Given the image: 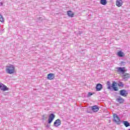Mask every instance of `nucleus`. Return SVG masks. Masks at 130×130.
<instances>
[{
    "mask_svg": "<svg viewBox=\"0 0 130 130\" xmlns=\"http://www.w3.org/2000/svg\"><path fill=\"white\" fill-rule=\"evenodd\" d=\"M6 72L9 75H13L15 73V66L12 64H9L6 67Z\"/></svg>",
    "mask_w": 130,
    "mask_h": 130,
    "instance_id": "f257e3e1",
    "label": "nucleus"
},
{
    "mask_svg": "<svg viewBox=\"0 0 130 130\" xmlns=\"http://www.w3.org/2000/svg\"><path fill=\"white\" fill-rule=\"evenodd\" d=\"M48 80H53L54 79V74L50 73L47 75Z\"/></svg>",
    "mask_w": 130,
    "mask_h": 130,
    "instance_id": "9b49d317",
    "label": "nucleus"
},
{
    "mask_svg": "<svg viewBox=\"0 0 130 130\" xmlns=\"http://www.w3.org/2000/svg\"><path fill=\"white\" fill-rule=\"evenodd\" d=\"M123 123L124 125H125L126 127H128V126H129V123H128V122L126 121H124Z\"/></svg>",
    "mask_w": 130,
    "mask_h": 130,
    "instance_id": "dca6fc26",
    "label": "nucleus"
},
{
    "mask_svg": "<svg viewBox=\"0 0 130 130\" xmlns=\"http://www.w3.org/2000/svg\"><path fill=\"white\" fill-rule=\"evenodd\" d=\"M120 94L121 96H123V97H126L127 96V91L124 89H122L120 91Z\"/></svg>",
    "mask_w": 130,
    "mask_h": 130,
    "instance_id": "39448f33",
    "label": "nucleus"
},
{
    "mask_svg": "<svg viewBox=\"0 0 130 130\" xmlns=\"http://www.w3.org/2000/svg\"><path fill=\"white\" fill-rule=\"evenodd\" d=\"M117 54L119 57H124V56H125L124 53L122 52L121 51L118 52Z\"/></svg>",
    "mask_w": 130,
    "mask_h": 130,
    "instance_id": "4468645a",
    "label": "nucleus"
},
{
    "mask_svg": "<svg viewBox=\"0 0 130 130\" xmlns=\"http://www.w3.org/2000/svg\"><path fill=\"white\" fill-rule=\"evenodd\" d=\"M0 22L2 23L4 22V17H3V15H1L0 14Z\"/></svg>",
    "mask_w": 130,
    "mask_h": 130,
    "instance_id": "6ab92c4d",
    "label": "nucleus"
},
{
    "mask_svg": "<svg viewBox=\"0 0 130 130\" xmlns=\"http://www.w3.org/2000/svg\"><path fill=\"white\" fill-rule=\"evenodd\" d=\"M118 87H121V88H123V86H124V85L123 84V83L121 82H119L118 83Z\"/></svg>",
    "mask_w": 130,
    "mask_h": 130,
    "instance_id": "a211bd4d",
    "label": "nucleus"
},
{
    "mask_svg": "<svg viewBox=\"0 0 130 130\" xmlns=\"http://www.w3.org/2000/svg\"><path fill=\"white\" fill-rule=\"evenodd\" d=\"M116 86H117V83H116V82H113L112 84V87L113 90L115 91H118V88L116 87Z\"/></svg>",
    "mask_w": 130,
    "mask_h": 130,
    "instance_id": "1a4fd4ad",
    "label": "nucleus"
},
{
    "mask_svg": "<svg viewBox=\"0 0 130 130\" xmlns=\"http://www.w3.org/2000/svg\"><path fill=\"white\" fill-rule=\"evenodd\" d=\"M125 76H128V74H125Z\"/></svg>",
    "mask_w": 130,
    "mask_h": 130,
    "instance_id": "5701e85b",
    "label": "nucleus"
},
{
    "mask_svg": "<svg viewBox=\"0 0 130 130\" xmlns=\"http://www.w3.org/2000/svg\"><path fill=\"white\" fill-rule=\"evenodd\" d=\"M113 118H114V120L115 122L117 123H119L120 122V119H119V117L117 116L116 114H113Z\"/></svg>",
    "mask_w": 130,
    "mask_h": 130,
    "instance_id": "7ed1b4c3",
    "label": "nucleus"
},
{
    "mask_svg": "<svg viewBox=\"0 0 130 130\" xmlns=\"http://www.w3.org/2000/svg\"><path fill=\"white\" fill-rule=\"evenodd\" d=\"M0 6H3V3L0 2Z\"/></svg>",
    "mask_w": 130,
    "mask_h": 130,
    "instance_id": "412c9836",
    "label": "nucleus"
},
{
    "mask_svg": "<svg viewBox=\"0 0 130 130\" xmlns=\"http://www.w3.org/2000/svg\"><path fill=\"white\" fill-rule=\"evenodd\" d=\"M122 0H116V6H117V7H118V8L121 7V6H122Z\"/></svg>",
    "mask_w": 130,
    "mask_h": 130,
    "instance_id": "9d476101",
    "label": "nucleus"
},
{
    "mask_svg": "<svg viewBox=\"0 0 130 130\" xmlns=\"http://www.w3.org/2000/svg\"><path fill=\"white\" fill-rule=\"evenodd\" d=\"M92 95H93V93H91V92H88V96H92Z\"/></svg>",
    "mask_w": 130,
    "mask_h": 130,
    "instance_id": "aec40b11",
    "label": "nucleus"
},
{
    "mask_svg": "<svg viewBox=\"0 0 130 130\" xmlns=\"http://www.w3.org/2000/svg\"><path fill=\"white\" fill-rule=\"evenodd\" d=\"M117 72L118 73H122V74H124V73H125V68L118 67L117 68Z\"/></svg>",
    "mask_w": 130,
    "mask_h": 130,
    "instance_id": "423d86ee",
    "label": "nucleus"
},
{
    "mask_svg": "<svg viewBox=\"0 0 130 130\" xmlns=\"http://www.w3.org/2000/svg\"><path fill=\"white\" fill-rule=\"evenodd\" d=\"M111 86H108V89H111Z\"/></svg>",
    "mask_w": 130,
    "mask_h": 130,
    "instance_id": "4be33fe9",
    "label": "nucleus"
},
{
    "mask_svg": "<svg viewBox=\"0 0 130 130\" xmlns=\"http://www.w3.org/2000/svg\"><path fill=\"white\" fill-rule=\"evenodd\" d=\"M61 124V121L59 119H57L54 122V126H59Z\"/></svg>",
    "mask_w": 130,
    "mask_h": 130,
    "instance_id": "0eeeda50",
    "label": "nucleus"
},
{
    "mask_svg": "<svg viewBox=\"0 0 130 130\" xmlns=\"http://www.w3.org/2000/svg\"><path fill=\"white\" fill-rule=\"evenodd\" d=\"M55 117V116L53 114H51L50 116H49L48 119V123H51L52 121H53V119H54V118Z\"/></svg>",
    "mask_w": 130,
    "mask_h": 130,
    "instance_id": "20e7f679",
    "label": "nucleus"
},
{
    "mask_svg": "<svg viewBox=\"0 0 130 130\" xmlns=\"http://www.w3.org/2000/svg\"><path fill=\"white\" fill-rule=\"evenodd\" d=\"M96 89L97 91H101L103 89V85L100 83L97 84Z\"/></svg>",
    "mask_w": 130,
    "mask_h": 130,
    "instance_id": "6e6552de",
    "label": "nucleus"
},
{
    "mask_svg": "<svg viewBox=\"0 0 130 130\" xmlns=\"http://www.w3.org/2000/svg\"><path fill=\"white\" fill-rule=\"evenodd\" d=\"M67 15L68 16H69V17H70V18H74L75 16V14H74V13L72 11H68Z\"/></svg>",
    "mask_w": 130,
    "mask_h": 130,
    "instance_id": "f8f14e48",
    "label": "nucleus"
},
{
    "mask_svg": "<svg viewBox=\"0 0 130 130\" xmlns=\"http://www.w3.org/2000/svg\"><path fill=\"white\" fill-rule=\"evenodd\" d=\"M101 4L103 6H105V5L107 4V1L106 0H101Z\"/></svg>",
    "mask_w": 130,
    "mask_h": 130,
    "instance_id": "f3484780",
    "label": "nucleus"
},
{
    "mask_svg": "<svg viewBox=\"0 0 130 130\" xmlns=\"http://www.w3.org/2000/svg\"><path fill=\"white\" fill-rule=\"evenodd\" d=\"M108 83H109V82H108Z\"/></svg>",
    "mask_w": 130,
    "mask_h": 130,
    "instance_id": "b1692460",
    "label": "nucleus"
},
{
    "mask_svg": "<svg viewBox=\"0 0 130 130\" xmlns=\"http://www.w3.org/2000/svg\"><path fill=\"white\" fill-rule=\"evenodd\" d=\"M0 89L1 91H3V92L9 91V90H10V89L7 87V86L2 83H0Z\"/></svg>",
    "mask_w": 130,
    "mask_h": 130,
    "instance_id": "f03ea898",
    "label": "nucleus"
},
{
    "mask_svg": "<svg viewBox=\"0 0 130 130\" xmlns=\"http://www.w3.org/2000/svg\"><path fill=\"white\" fill-rule=\"evenodd\" d=\"M117 101L120 104L123 103L124 102V100H123V99L122 98H119L117 99Z\"/></svg>",
    "mask_w": 130,
    "mask_h": 130,
    "instance_id": "2eb2a0df",
    "label": "nucleus"
},
{
    "mask_svg": "<svg viewBox=\"0 0 130 130\" xmlns=\"http://www.w3.org/2000/svg\"><path fill=\"white\" fill-rule=\"evenodd\" d=\"M92 110L93 112H97L98 111H99V107L97 106H93L92 107Z\"/></svg>",
    "mask_w": 130,
    "mask_h": 130,
    "instance_id": "ddd939ff",
    "label": "nucleus"
}]
</instances>
